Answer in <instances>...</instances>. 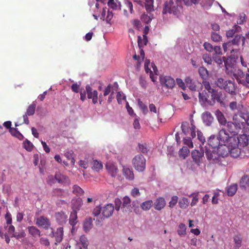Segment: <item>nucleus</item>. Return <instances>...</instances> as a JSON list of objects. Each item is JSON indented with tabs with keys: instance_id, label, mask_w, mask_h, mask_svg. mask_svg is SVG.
<instances>
[{
	"instance_id": "obj_38",
	"label": "nucleus",
	"mask_w": 249,
	"mask_h": 249,
	"mask_svg": "<svg viewBox=\"0 0 249 249\" xmlns=\"http://www.w3.org/2000/svg\"><path fill=\"white\" fill-rule=\"evenodd\" d=\"M130 203H131V199L129 198V197L127 196H125L123 198V202H122V208L123 211H126V210H124L125 208H126L127 209H130Z\"/></svg>"
},
{
	"instance_id": "obj_36",
	"label": "nucleus",
	"mask_w": 249,
	"mask_h": 249,
	"mask_svg": "<svg viewBox=\"0 0 249 249\" xmlns=\"http://www.w3.org/2000/svg\"><path fill=\"white\" fill-rule=\"evenodd\" d=\"M189 153L190 150L188 147L183 146V147L179 150L178 152V155L180 158L185 159L189 155Z\"/></svg>"
},
{
	"instance_id": "obj_31",
	"label": "nucleus",
	"mask_w": 249,
	"mask_h": 249,
	"mask_svg": "<svg viewBox=\"0 0 249 249\" xmlns=\"http://www.w3.org/2000/svg\"><path fill=\"white\" fill-rule=\"evenodd\" d=\"M56 181L59 183H64L69 181V178L60 172L55 174Z\"/></svg>"
},
{
	"instance_id": "obj_46",
	"label": "nucleus",
	"mask_w": 249,
	"mask_h": 249,
	"mask_svg": "<svg viewBox=\"0 0 249 249\" xmlns=\"http://www.w3.org/2000/svg\"><path fill=\"white\" fill-rule=\"evenodd\" d=\"M9 132L12 136L16 137L19 140H22L24 138L23 136L17 130V128H10Z\"/></svg>"
},
{
	"instance_id": "obj_5",
	"label": "nucleus",
	"mask_w": 249,
	"mask_h": 249,
	"mask_svg": "<svg viewBox=\"0 0 249 249\" xmlns=\"http://www.w3.org/2000/svg\"><path fill=\"white\" fill-rule=\"evenodd\" d=\"M245 38L241 35H236L234 38L231 41L223 44V48L225 52L228 50L231 51V53L234 51L232 45L239 46L240 44L243 46L245 44Z\"/></svg>"
},
{
	"instance_id": "obj_48",
	"label": "nucleus",
	"mask_w": 249,
	"mask_h": 249,
	"mask_svg": "<svg viewBox=\"0 0 249 249\" xmlns=\"http://www.w3.org/2000/svg\"><path fill=\"white\" fill-rule=\"evenodd\" d=\"M189 199L186 197L182 198L178 202V205L180 208L186 209L189 205Z\"/></svg>"
},
{
	"instance_id": "obj_28",
	"label": "nucleus",
	"mask_w": 249,
	"mask_h": 249,
	"mask_svg": "<svg viewBox=\"0 0 249 249\" xmlns=\"http://www.w3.org/2000/svg\"><path fill=\"white\" fill-rule=\"evenodd\" d=\"M230 107L232 110H237L238 112L237 113L240 112H249L247 110L244 109V107L242 104H237L236 102H232L230 104Z\"/></svg>"
},
{
	"instance_id": "obj_40",
	"label": "nucleus",
	"mask_w": 249,
	"mask_h": 249,
	"mask_svg": "<svg viewBox=\"0 0 249 249\" xmlns=\"http://www.w3.org/2000/svg\"><path fill=\"white\" fill-rule=\"evenodd\" d=\"M153 205V202L151 200H148L143 202L141 204V208L143 211H148L150 209L152 206Z\"/></svg>"
},
{
	"instance_id": "obj_47",
	"label": "nucleus",
	"mask_w": 249,
	"mask_h": 249,
	"mask_svg": "<svg viewBox=\"0 0 249 249\" xmlns=\"http://www.w3.org/2000/svg\"><path fill=\"white\" fill-rule=\"evenodd\" d=\"M153 18V15L151 14H149L148 15V14L144 13L141 16V19L142 21L146 24L150 23Z\"/></svg>"
},
{
	"instance_id": "obj_26",
	"label": "nucleus",
	"mask_w": 249,
	"mask_h": 249,
	"mask_svg": "<svg viewBox=\"0 0 249 249\" xmlns=\"http://www.w3.org/2000/svg\"><path fill=\"white\" fill-rule=\"evenodd\" d=\"M27 230L29 233L34 238H37L40 236V230L35 226H29Z\"/></svg>"
},
{
	"instance_id": "obj_29",
	"label": "nucleus",
	"mask_w": 249,
	"mask_h": 249,
	"mask_svg": "<svg viewBox=\"0 0 249 249\" xmlns=\"http://www.w3.org/2000/svg\"><path fill=\"white\" fill-rule=\"evenodd\" d=\"M249 184V178L247 175H244L239 181V186L242 189H246Z\"/></svg>"
},
{
	"instance_id": "obj_3",
	"label": "nucleus",
	"mask_w": 249,
	"mask_h": 249,
	"mask_svg": "<svg viewBox=\"0 0 249 249\" xmlns=\"http://www.w3.org/2000/svg\"><path fill=\"white\" fill-rule=\"evenodd\" d=\"M215 83L220 89H224L231 95L235 94L236 88L233 80H227L222 78H218Z\"/></svg>"
},
{
	"instance_id": "obj_62",
	"label": "nucleus",
	"mask_w": 249,
	"mask_h": 249,
	"mask_svg": "<svg viewBox=\"0 0 249 249\" xmlns=\"http://www.w3.org/2000/svg\"><path fill=\"white\" fill-rule=\"evenodd\" d=\"M138 105L143 113L144 114H146L148 112L147 106L144 104L140 99L138 100Z\"/></svg>"
},
{
	"instance_id": "obj_6",
	"label": "nucleus",
	"mask_w": 249,
	"mask_h": 249,
	"mask_svg": "<svg viewBox=\"0 0 249 249\" xmlns=\"http://www.w3.org/2000/svg\"><path fill=\"white\" fill-rule=\"evenodd\" d=\"M191 124L187 122H184L181 124V129L185 135H189L192 138H194L196 136V126L194 124L193 119L191 120Z\"/></svg>"
},
{
	"instance_id": "obj_9",
	"label": "nucleus",
	"mask_w": 249,
	"mask_h": 249,
	"mask_svg": "<svg viewBox=\"0 0 249 249\" xmlns=\"http://www.w3.org/2000/svg\"><path fill=\"white\" fill-rule=\"evenodd\" d=\"M219 140L218 137L212 135L211 136L208 140V148L211 149L217 148V152L219 153L220 151V149H223V146L222 144L220 146Z\"/></svg>"
},
{
	"instance_id": "obj_59",
	"label": "nucleus",
	"mask_w": 249,
	"mask_h": 249,
	"mask_svg": "<svg viewBox=\"0 0 249 249\" xmlns=\"http://www.w3.org/2000/svg\"><path fill=\"white\" fill-rule=\"evenodd\" d=\"M46 181L50 185H52L56 182L55 175L54 176L53 175H49L46 178Z\"/></svg>"
},
{
	"instance_id": "obj_39",
	"label": "nucleus",
	"mask_w": 249,
	"mask_h": 249,
	"mask_svg": "<svg viewBox=\"0 0 249 249\" xmlns=\"http://www.w3.org/2000/svg\"><path fill=\"white\" fill-rule=\"evenodd\" d=\"M83 204L82 200L80 198H78L76 200H72V206L73 210H79Z\"/></svg>"
},
{
	"instance_id": "obj_45",
	"label": "nucleus",
	"mask_w": 249,
	"mask_h": 249,
	"mask_svg": "<svg viewBox=\"0 0 249 249\" xmlns=\"http://www.w3.org/2000/svg\"><path fill=\"white\" fill-rule=\"evenodd\" d=\"M72 193L76 196H81L84 194V191L78 185H74L72 187Z\"/></svg>"
},
{
	"instance_id": "obj_63",
	"label": "nucleus",
	"mask_w": 249,
	"mask_h": 249,
	"mask_svg": "<svg viewBox=\"0 0 249 249\" xmlns=\"http://www.w3.org/2000/svg\"><path fill=\"white\" fill-rule=\"evenodd\" d=\"M130 194L133 197H137L141 195L139 188L137 187H134L131 190Z\"/></svg>"
},
{
	"instance_id": "obj_58",
	"label": "nucleus",
	"mask_w": 249,
	"mask_h": 249,
	"mask_svg": "<svg viewBox=\"0 0 249 249\" xmlns=\"http://www.w3.org/2000/svg\"><path fill=\"white\" fill-rule=\"evenodd\" d=\"M116 98L119 104H122L123 101L126 100L125 96L121 92H117Z\"/></svg>"
},
{
	"instance_id": "obj_52",
	"label": "nucleus",
	"mask_w": 249,
	"mask_h": 249,
	"mask_svg": "<svg viewBox=\"0 0 249 249\" xmlns=\"http://www.w3.org/2000/svg\"><path fill=\"white\" fill-rule=\"evenodd\" d=\"M23 146L26 150L31 151L33 150L34 145L31 142L26 139L23 142Z\"/></svg>"
},
{
	"instance_id": "obj_13",
	"label": "nucleus",
	"mask_w": 249,
	"mask_h": 249,
	"mask_svg": "<svg viewBox=\"0 0 249 249\" xmlns=\"http://www.w3.org/2000/svg\"><path fill=\"white\" fill-rule=\"evenodd\" d=\"M204 89L203 90L199 89V91H198L199 101L203 104L208 103L210 105L211 101V93L209 92V90H207L205 87H204Z\"/></svg>"
},
{
	"instance_id": "obj_35",
	"label": "nucleus",
	"mask_w": 249,
	"mask_h": 249,
	"mask_svg": "<svg viewBox=\"0 0 249 249\" xmlns=\"http://www.w3.org/2000/svg\"><path fill=\"white\" fill-rule=\"evenodd\" d=\"M92 227V220L91 218H87L84 221L83 224L84 230L86 232H88Z\"/></svg>"
},
{
	"instance_id": "obj_8",
	"label": "nucleus",
	"mask_w": 249,
	"mask_h": 249,
	"mask_svg": "<svg viewBox=\"0 0 249 249\" xmlns=\"http://www.w3.org/2000/svg\"><path fill=\"white\" fill-rule=\"evenodd\" d=\"M160 81L162 88L172 89L175 85L174 79L170 76H160Z\"/></svg>"
},
{
	"instance_id": "obj_41",
	"label": "nucleus",
	"mask_w": 249,
	"mask_h": 249,
	"mask_svg": "<svg viewBox=\"0 0 249 249\" xmlns=\"http://www.w3.org/2000/svg\"><path fill=\"white\" fill-rule=\"evenodd\" d=\"M107 4L109 7L113 9L116 10L119 9L121 10V2L117 0H116V2H114V0L108 1H107Z\"/></svg>"
},
{
	"instance_id": "obj_53",
	"label": "nucleus",
	"mask_w": 249,
	"mask_h": 249,
	"mask_svg": "<svg viewBox=\"0 0 249 249\" xmlns=\"http://www.w3.org/2000/svg\"><path fill=\"white\" fill-rule=\"evenodd\" d=\"M80 242L83 248L87 249L89 245V241L84 235H82L80 237Z\"/></svg>"
},
{
	"instance_id": "obj_24",
	"label": "nucleus",
	"mask_w": 249,
	"mask_h": 249,
	"mask_svg": "<svg viewBox=\"0 0 249 249\" xmlns=\"http://www.w3.org/2000/svg\"><path fill=\"white\" fill-rule=\"evenodd\" d=\"M230 135L227 132V130H226V128H222L219 132V135L218 138L219 140V142L223 143V145H225L226 142H227L228 138H229Z\"/></svg>"
},
{
	"instance_id": "obj_18",
	"label": "nucleus",
	"mask_w": 249,
	"mask_h": 249,
	"mask_svg": "<svg viewBox=\"0 0 249 249\" xmlns=\"http://www.w3.org/2000/svg\"><path fill=\"white\" fill-rule=\"evenodd\" d=\"M191 155L194 161L198 164L202 160L204 156V150L201 149L200 151L195 149L192 152Z\"/></svg>"
},
{
	"instance_id": "obj_32",
	"label": "nucleus",
	"mask_w": 249,
	"mask_h": 249,
	"mask_svg": "<svg viewBox=\"0 0 249 249\" xmlns=\"http://www.w3.org/2000/svg\"><path fill=\"white\" fill-rule=\"evenodd\" d=\"M237 190V184L233 183L227 187V195L232 196L235 195Z\"/></svg>"
},
{
	"instance_id": "obj_57",
	"label": "nucleus",
	"mask_w": 249,
	"mask_h": 249,
	"mask_svg": "<svg viewBox=\"0 0 249 249\" xmlns=\"http://www.w3.org/2000/svg\"><path fill=\"white\" fill-rule=\"evenodd\" d=\"M202 58L205 63L208 64H211L212 63V58L211 56L208 53H204L202 55Z\"/></svg>"
},
{
	"instance_id": "obj_22",
	"label": "nucleus",
	"mask_w": 249,
	"mask_h": 249,
	"mask_svg": "<svg viewBox=\"0 0 249 249\" xmlns=\"http://www.w3.org/2000/svg\"><path fill=\"white\" fill-rule=\"evenodd\" d=\"M236 140H237V136H235V135L230 136L227 142H226L225 145H223V149H225V148L228 149L232 147V146H236L237 145V142Z\"/></svg>"
},
{
	"instance_id": "obj_44",
	"label": "nucleus",
	"mask_w": 249,
	"mask_h": 249,
	"mask_svg": "<svg viewBox=\"0 0 249 249\" xmlns=\"http://www.w3.org/2000/svg\"><path fill=\"white\" fill-rule=\"evenodd\" d=\"M144 1L145 7L147 12L154 11L153 0H143Z\"/></svg>"
},
{
	"instance_id": "obj_30",
	"label": "nucleus",
	"mask_w": 249,
	"mask_h": 249,
	"mask_svg": "<svg viewBox=\"0 0 249 249\" xmlns=\"http://www.w3.org/2000/svg\"><path fill=\"white\" fill-rule=\"evenodd\" d=\"M123 175L125 177L126 179L129 180H133L134 178V175L133 171L127 167H124L123 169Z\"/></svg>"
},
{
	"instance_id": "obj_16",
	"label": "nucleus",
	"mask_w": 249,
	"mask_h": 249,
	"mask_svg": "<svg viewBox=\"0 0 249 249\" xmlns=\"http://www.w3.org/2000/svg\"><path fill=\"white\" fill-rule=\"evenodd\" d=\"M86 92L89 99H92V103L94 104L98 102V92L96 90H93L89 85L86 87Z\"/></svg>"
},
{
	"instance_id": "obj_15",
	"label": "nucleus",
	"mask_w": 249,
	"mask_h": 249,
	"mask_svg": "<svg viewBox=\"0 0 249 249\" xmlns=\"http://www.w3.org/2000/svg\"><path fill=\"white\" fill-rule=\"evenodd\" d=\"M114 210V206L112 204H107L102 207V214L105 218H108L112 216Z\"/></svg>"
},
{
	"instance_id": "obj_20",
	"label": "nucleus",
	"mask_w": 249,
	"mask_h": 249,
	"mask_svg": "<svg viewBox=\"0 0 249 249\" xmlns=\"http://www.w3.org/2000/svg\"><path fill=\"white\" fill-rule=\"evenodd\" d=\"M237 145L240 146L241 148H246L249 144V138L247 134L240 135L239 136H237Z\"/></svg>"
},
{
	"instance_id": "obj_43",
	"label": "nucleus",
	"mask_w": 249,
	"mask_h": 249,
	"mask_svg": "<svg viewBox=\"0 0 249 249\" xmlns=\"http://www.w3.org/2000/svg\"><path fill=\"white\" fill-rule=\"evenodd\" d=\"M241 29V27L237 25H235L232 29L229 30L226 33L227 37H232L236 32H238Z\"/></svg>"
},
{
	"instance_id": "obj_19",
	"label": "nucleus",
	"mask_w": 249,
	"mask_h": 249,
	"mask_svg": "<svg viewBox=\"0 0 249 249\" xmlns=\"http://www.w3.org/2000/svg\"><path fill=\"white\" fill-rule=\"evenodd\" d=\"M56 222L60 225L65 224L68 221V216L63 212H58L55 213Z\"/></svg>"
},
{
	"instance_id": "obj_25",
	"label": "nucleus",
	"mask_w": 249,
	"mask_h": 249,
	"mask_svg": "<svg viewBox=\"0 0 249 249\" xmlns=\"http://www.w3.org/2000/svg\"><path fill=\"white\" fill-rule=\"evenodd\" d=\"M154 208L158 211L163 209L166 205L165 199L162 197H159L156 200L154 204Z\"/></svg>"
},
{
	"instance_id": "obj_56",
	"label": "nucleus",
	"mask_w": 249,
	"mask_h": 249,
	"mask_svg": "<svg viewBox=\"0 0 249 249\" xmlns=\"http://www.w3.org/2000/svg\"><path fill=\"white\" fill-rule=\"evenodd\" d=\"M178 198L177 196H173L169 202V207L171 208H173L178 203Z\"/></svg>"
},
{
	"instance_id": "obj_7",
	"label": "nucleus",
	"mask_w": 249,
	"mask_h": 249,
	"mask_svg": "<svg viewBox=\"0 0 249 249\" xmlns=\"http://www.w3.org/2000/svg\"><path fill=\"white\" fill-rule=\"evenodd\" d=\"M146 160L141 154L136 155L132 160V164L135 169L140 172L143 171L145 168Z\"/></svg>"
},
{
	"instance_id": "obj_64",
	"label": "nucleus",
	"mask_w": 249,
	"mask_h": 249,
	"mask_svg": "<svg viewBox=\"0 0 249 249\" xmlns=\"http://www.w3.org/2000/svg\"><path fill=\"white\" fill-rule=\"evenodd\" d=\"M139 147L140 150L143 154L147 153L149 150L147 145L146 143L139 144Z\"/></svg>"
},
{
	"instance_id": "obj_33",
	"label": "nucleus",
	"mask_w": 249,
	"mask_h": 249,
	"mask_svg": "<svg viewBox=\"0 0 249 249\" xmlns=\"http://www.w3.org/2000/svg\"><path fill=\"white\" fill-rule=\"evenodd\" d=\"M124 4L125 8L124 9V14L125 16H127V10L128 9L131 14L133 12V4L129 0H124Z\"/></svg>"
},
{
	"instance_id": "obj_49",
	"label": "nucleus",
	"mask_w": 249,
	"mask_h": 249,
	"mask_svg": "<svg viewBox=\"0 0 249 249\" xmlns=\"http://www.w3.org/2000/svg\"><path fill=\"white\" fill-rule=\"evenodd\" d=\"M91 168L92 169L98 171L103 168V165L101 162L97 160H93Z\"/></svg>"
},
{
	"instance_id": "obj_55",
	"label": "nucleus",
	"mask_w": 249,
	"mask_h": 249,
	"mask_svg": "<svg viewBox=\"0 0 249 249\" xmlns=\"http://www.w3.org/2000/svg\"><path fill=\"white\" fill-rule=\"evenodd\" d=\"M213 1V0H203L201 2L202 6L208 9L212 5Z\"/></svg>"
},
{
	"instance_id": "obj_10",
	"label": "nucleus",
	"mask_w": 249,
	"mask_h": 249,
	"mask_svg": "<svg viewBox=\"0 0 249 249\" xmlns=\"http://www.w3.org/2000/svg\"><path fill=\"white\" fill-rule=\"evenodd\" d=\"M186 84L189 89L192 91H199L202 89L204 85L196 80H194L190 77L186 78L185 80Z\"/></svg>"
},
{
	"instance_id": "obj_27",
	"label": "nucleus",
	"mask_w": 249,
	"mask_h": 249,
	"mask_svg": "<svg viewBox=\"0 0 249 249\" xmlns=\"http://www.w3.org/2000/svg\"><path fill=\"white\" fill-rule=\"evenodd\" d=\"M202 119L205 124L209 126L212 124L213 118L210 112L206 111L203 113Z\"/></svg>"
},
{
	"instance_id": "obj_23",
	"label": "nucleus",
	"mask_w": 249,
	"mask_h": 249,
	"mask_svg": "<svg viewBox=\"0 0 249 249\" xmlns=\"http://www.w3.org/2000/svg\"><path fill=\"white\" fill-rule=\"evenodd\" d=\"M106 167L108 173L112 177H115L118 173V169L116 165L112 163H107Z\"/></svg>"
},
{
	"instance_id": "obj_17",
	"label": "nucleus",
	"mask_w": 249,
	"mask_h": 249,
	"mask_svg": "<svg viewBox=\"0 0 249 249\" xmlns=\"http://www.w3.org/2000/svg\"><path fill=\"white\" fill-rule=\"evenodd\" d=\"M242 148L237 145L236 146H232L228 149L230 156L233 158H237L238 157L242 158L244 156H248L247 155L242 154Z\"/></svg>"
},
{
	"instance_id": "obj_42",
	"label": "nucleus",
	"mask_w": 249,
	"mask_h": 249,
	"mask_svg": "<svg viewBox=\"0 0 249 249\" xmlns=\"http://www.w3.org/2000/svg\"><path fill=\"white\" fill-rule=\"evenodd\" d=\"M178 234L181 237L184 236L186 234V226L183 223L179 224L177 231Z\"/></svg>"
},
{
	"instance_id": "obj_14",
	"label": "nucleus",
	"mask_w": 249,
	"mask_h": 249,
	"mask_svg": "<svg viewBox=\"0 0 249 249\" xmlns=\"http://www.w3.org/2000/svg\"><path fill=\"white\" fill-rule=\"evenodd\" d=\"M36 225L39 227H41L45 230H50L51 222L49 219L44 216L38 217L36 220Z\"/></svg>"
},
{
	"instance_id": "obj_12",
	"label": "nucleus",
	"mask_w": 249,
	"mask_h": 249,
	"mask_svg": "<svg viewBox=\"0 0 249 249\" xmlns=\"http://www.w3.org/2000/svg\"><path fill=\"white\" fill-rule=\"evenodd\" d=\"M63 228L62 227L58 228L56 229V231L54 232V230L53 228H50V232L48 234V235L51 237H55V245L57 243H60L63 238Z\"/></svg>"
},
{
	"instance_id": "obj_4",
	"label": "nucleus",
	"mask_w": 249,
	"mask_h": 249,
	"mask_svg": "<svg viewBox=\"0 0 249 249\" xmlns=\"http://www.w3.org/2000/svg\"><path fill=\"white\" fill-rule=\"evenodd\" d=\"M203 84L204 87H205L207 90H209V92L211 93V101L210 105H213L215 101L220 103L223 102L225 97L221 91L218 92L212 88L209 82L206 80H203Z\"/></svg>"
},
{
	"instance_id": "obj_51",
	"label": "nucleus",
	"mask_w": 249,
	"mask_h": 249,
	"mask_svg": "<svg viewBox=\"0 0 249 249\" xmlns=\"http://www.w3.org/2000/svg\"><path fill=\"white\" fill-rule=\"evenodd\" d=\"M198 72L200 76L203 79H205L208 76V72L207 70L204 67H201L198 69Z\"/></svg>"
},
{
	"instance_id": "obj_50",
	"label": "nucleus",
	"mask_w": 249,
	"mask_h": 249,
	"mask_svg": "<svg viewBox=\"0 0 249 249\" xmlns=\"http://www.w3.org/2000/svg\"><path fill=\"white\" fill-rule=\"evenodd\" d=\"M36 105L32 104L30 105L27 108L25 114L28 116H32L35 114Z\"/></svg>"
},
{
	"instance_id": "obj_54",
	"label": "nucleus",
	"mask_w": 249,
	"mask_h": 249,
	"mask_svg": "<svg viewBox=\"0 0 249 249\" xmlns=\"http://www.w3.org/2000/svg\"><path fill=\"white\" fill-rule=\"evenodd\" d=\"M192 137H186L183 138V143L188 146L189 148H193V143L192 141Z\"/></svg>"
},
{
	"instance_id": "obj_37",
	"label": "nucleus",
	"mask_w": 249,
	"mask_h": 249,
	"mask_svg": "<svg viewBox=\"0 0 249 249\" xmlns=\"http://www.w3.org/2000/svg\"><path fill=\"white\" fill-rule=\"evenodd\" d=\"M77 212L75 210H73V211L71 213L69 219V223L72 226L75 225L77 223Z\"/></svg>"
},
{
	"instance_id": "obj_11",
	"label": "nucleus",
	"mask_w": 249,
	"mask_h": 249,
	"mask_svg": "<svg viewBox=\"0 0 249 249\" xmlns=\"http://www.w3.org/2000/svg\"><path fill=\"white\" fill-rule=\"evenodd\" d=\"M205 153L208 160H214L217 159L218 155H221L222 157L226 156L228 154L227 151L223 153H218L216 152V149H211L205 146Z\"/></svg>"
},
{
	"instance_id": "obj_60",
	"label": "nucleus",
	"mask_w": 249,
	"mask_h": 249,
	"mask_svg": "<svg viewBox=\"0 0 249 249\" xmlns=\"http://www.w3.org/2000/svg\"><path fill=\"white\" fill-rule=\"evenodd\" d=\"M211 38L214 42H219L221 40V36L218 34L213 32L211 34Z\"/></svg>"
},
{
	"instance_id": "obj_61",
	"label": "nucleus",
	"mask_w": 249,
	"mask_h": 249,
	"mask_svg": "<svg viewBox=\"0 0 249 249\" xmlns=\"http://www.w3.org/2000/svg\"><path fill=\"white\" fill-rule=\"evenodd\" d=\"M213 59L214 61L218 65L222 64L223 63V60L220 55H217L216 54H213Z\"/></svg>"
},
{
	"instance_id": "obj_34",
	"label": "nucleus",
	"mask_w": 249,
	"mask_h": 249,
	"mask_svg": "<svg viewBox=\"0 0 249 249\" xmlns=\"http://www.w3.org/2000/svg\"><path fill=\"white\" fill-rule=\"evenodd\" d=\"M234 247L236 249H239L242 246V238L240 234L235 235L233 237Z\"/></svg>"
},
{
	"instance_id": "obj_2",
	"label": "nucleus",
	"mask_w": 249,
	"mask_h": 249,
	"mask_svg": "<svg viewBox=\"0 0 249 249\" xmlns=\"http://www.w3.org/2000/svg\"><path fill=\"white\" fill-rule=\"evenodd\" d=\"M182 6L180 5V0H176L175 2L170 0L165 2L162 11L163 14L167 13L178 16L182 10Z\"/></svg>"
},
{
	"instance_id": "obj_21",
	"label": "nucleus",
	"mask_w": 249,
	"mask_h": 249,
	"mask_svg": "<svg viewBox=\"0 0 249 249\" xmlns=\"http://www.w3.org/2000/svg\"><path fill=\"white\" fill-rule=\"evenodd\" d=\"M236 80L239 83L245 84L246 82V74L241 70H238L233 74Z\"/></svg>"
},
{
	"instance_id": "obj_1",
	"label": "nucleus",
	"mask_w": 249,
	"mask_h": 249,
	"mask_svg": "<svg viewBox=\"0 0 249 249\" xmlns=\"http://www.w3.org/2000/svg\"><path fill=\"white\" fill-rule=\"evenodd\" d=\"M247 124L249 125V112H240L233 116V122H228L226 130L232 135H236Z\"/></svg>"
}]
</instances>
